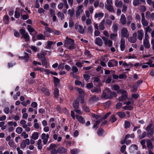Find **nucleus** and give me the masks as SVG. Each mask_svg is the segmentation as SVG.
Here are the masks:
<instances>
[{
    "mask_svg": "<svg viewBox=\"0 0 154 154\" xmlns=\"http://www.w3.org/2000/svg\"><path fill=\"white\" fill-rule=\"evenodd\" d=\"M20 16V13L19 11L16 10L15 12L14 17L16 18H19Z\"/></svg>",
    "mask_w": 154,
    "mask_h": 154,
    "instance_id": "nucleus-55",
    "label": "nucleus"
},
{
    "mask_svg": "<svg viewBox=\"0 0 154 154\" xmlns=\"http://www.w3.org/2000/svg\"><path fill=\"white\" fill-rule=\"evenodd\" d=\"M146 144L147 147L150 150L153 148L152 143L151 140L149 139L147 140L146 141Z\"/></svg>",
    "mask_w": 154,
    "mask_h": 154,
    "instance_id": "nucleus-20",
    "label": "nucleus"
},
{
    "mask_svg": "<svg viewBox=\"0 0 154 154\" xmlns=\"http://www.w3.org/2000/svg\"><path fill=\"white\" fill-rule=\"evenodd\" d=\"M147 4L150 6H152L154 9V1L152 0H148L146 1Z\"/></svg>",
    "mask_w": 154,
    "mask_h": 154,
    "instance_id": "nucleus-41",
    "label": "nucleus"
},
{
    "mask_svg": "<svg viewBox=\"0 0 154 154\" xmlns=\"http://www.w3.org/2000/svg\"><path fill=\"white\" fill-rule=\"evenodd\" d=\"M102 121V119H100L97 121L95 122L94 125L93 126V128H96V129L97 128V126Z\"/></svg>",
    "mask_w": 154,
    "mask_h": 154,
    "instance_id": "nucleus-39",
    "label": "nucleus"
},
{
    "mask_svg": "<svg viewBox=\"0 0 154 154\" xmlns=\"http://www.w3.org/2000/svg\"><path fill=\"white\" fill-rule=\"evenodd\" d=\"M57 16L58 17H60L61 20H63L64 17V15L60 12H58L57 13Z\"/></svg>",
    "mask_w": 154,
    "mask_h": 154,
    "instance_id": "nucleus-49",
    "label": "nucleus"
},
{
    "mask_svg": "<svg viewBox=\"0 0 154 154\" xmlns=\"http://www.w3.org/2000/svg\"><path fill=\"white\" fill-rule=\"evenodd\" d=\"M27 28L29 32L30 33L35 31V30L32 28L30 25H28L27 26Z\"/></svg>",
    "mask_w": 154,
    "mask_h": 154,
    "instance_id": "nucleus-46",
    "label": "nucleus"
},
{
    "mask_svg": "<svg viewBox=\"0 0 154 154\" xmlns=\"http://www.w3.org/2000/svg\"><path fill=\"white\" fill-rule=\"evenodd\" d=\"M143 82V81L142 80H140L137 81L134 85L138 88L139 86Z\"/></svg>",
    "mask_w": 154,
    "mask_h": 154,
    "instance_id": "nucleus-52",
    "label": "nucleus"
},
{
    "mask_svg": "<svg viewBox=\"0 0 154 154\" xmlns=\"http://www.w3.org/2000/svg\"><path fill=\"white\" fill-rule=\"evenodd\" d=\"M143 82V81L142 80H140L137 81L134 85L138 88L139 86Z\"/></svg>",
    "mask_w": 154,
    "mask_h": 154,
    "instance_id": "nucleus-53",
    "label": "nucleus"
},
{
    "mask_svg": "<svg viewBox=\"0 0 154 154\" xmlns=\"http://www.w3.org/2000/svg\"><path fill=\"white\" fill-rule=\"evenodd\" d=\"M99 98L97 97L96 95H94L90 98V100L91 101L93 102L99 100Z\"/></svg>",
    "mask_w": 154,
    "mask_h": 154,
    "instance_id": "nucleus-40",
    "label": "nucleus"
},
{
    "mask_svg": "<svg viewBox=\"0 0 154 154\" xmlns=\"http://www.w3.org/2000/svg\"><path fill=\"white\" fill-rule=\"evenodd\" d=\"M127 98V96L122 95L118 98V100L119 101H123L125 100Z\"/></svg>",
    "mask_w": 154,
    "mask_h": 154,
    "instance_id": "nucleus-37",
    "label": "nucleus"
},
{
    "mask_svg": "<svg viewBox=\"0 0 154 154\" xmlns=\"http://www.w3.org/2000/svg\"><path fill=\"white\" fill-rule=\"evenodd\" d=\"M79 152V150L77 149H74L71 150L72 154H77Z\"/></svg>",
    "mask_w": 154,
    "mask_h": 154,
    "instance_id": "nucleus-48",
    "label": "nucleus"
},
{
    "mask_svg": "<svg viewBox=\"0 0 154 154\" xmlns=\"http://www.w3.org/2000/svg\"><path fill=\"white\" fill-rule=\"evenodd\" d=\"M118 26L119 24L117 23L116 22H114L113 23L112 27L113 31L115 32H116L118 29Z\"/></svg>",
    "mask_w": 154,
    "mask_h": 154,
    "instance_id": "nucleus-19",
    "label": "nucleus"
},
{
    "mask_svg": "<svg viewBox=\"0 0 154 154\" xmlns=\"http://www.w3.org/2000/svg\"><path fill=\"white\" fill-rule=\"evenodd\" d=\"M105 19L103 20L100 23L98 26L99 29L102 30H103L105 29V27L104 25L105 23Z\"/></svg>",
    "mask_w": 154,
    "mask_h": 154,
    "instance_id": "nucleus-22",
    "label": "nucleus"
},
{
    "mask_svg": "<svg viewBox=\"0 0 154 154\" xmlns=\"http://www.w3.org/2000/svg\"><path fill=\"white\" fill-rule=\"evenodd\" d=\"M141 4L140 0H134L133 4L134 6H137Z\"/></svg>",
    "mask_w": 154,
    "mask_h": 154,
    "instance_id": "nucleus-35",
    "label": "nucleus"
},
{
    "mask_svg": "<svg viewBox=\"0 0 154 154\" xmlns=\"http://www.w3.org/2000/svg\"><path fill=\"white\" fill-rule=\"evenodd\" d=\"M112 21L109 19H106L105 23V25L110 26L112 24Z\"/></svg>",
    "mask_w": 154,
    "mask_h": 154,
    "instance_id": "nucleus-43",
    "label": "nucleus"
},
{
    "mask_svg": "<svg viewBox=\"0 0 154 154\" xmlns=\"http://www.w3.org/2000/svg\"><path fill=\"white\" fill-rule=\"evenodd\" d=\"M138 39L140 40H142L143 39V37L144 35V33L143 30L140 29L137 31Z\"/></svg>",
    "mask_w": 154,
    "mask_h": 154,
    "instance_id": "nucleus-15",
    "label": "nucleus"
},
{
    "mask_svg": "<svg viewBox=\"0 0 154 154\" xmlns=\"http://www.w3.org/2000/svg\"><path fill=\"white\" fill-rule=\"evenodd\" d=\"M23 37L25 39L26 42H28L30 40V37L27 33H26L23 35Z\"/></svg>",
    "mask_w": 154,
    "mask_h": 154,
    "instance_id": "nucleus-26",
    "label": "nucleus"
},
{
    "mask_svg": "<svg viewBox=\"0 0 154 154\" xmlns=\"http://www.w3.org/2000/svg\"><path fill=\"white\" fill-rule=\"evenodd\" d=\"M83 7V5H80L77 7L75 13V16L77 18L79 17L80 14L83 12V10L82 9Z\"/></svg>",
    "mask_w": 154,
    "mask_h": 154,
    "instance_id": "nucleus-3",
    "label": "nucleus"
},
{
    "mask_svg": "<svg viewBox=\"0 0 154 154\" xmlns=\"http://www.w3.org/2000/svg\"><path fill=\"white\" fill-rule=\"evenodd\" d=\"M121 34L122 36L126 38H128L129 34L127 29L123 27L121 30Z\"/></svg>",
    "mask_w": 154,
    "mask_h": 154,
    "instance_id": "nucleus-6",
    "label": "nucleus"
},
{
    "mask_svg": "<svg viewBox=\"0 0 154 154\" xmlns=\"http://www.w3.org/2000/svg\"><path fill=\"white\" fill-rule=\"evenodd\" d=\"M123 108L125 110H132L133 107L131 106H125L123 107Z\"/></svg>",
    "mask_w": 154,
    "mask_h": 154,
    "instance_id": "nucleus-62",
    "label": "nucleus"
},
{
    "mask_svg": "<svg viewBox=\"0 0 154 154\" xmlns=\"http://www.w3.org/2000/svg\"><path fill=\"white\" fill-rule=\"evenodd\" d=\"M149 36L148 35H146L145 36V38L143 41V44L145 47L146 48H149L150 47V45L149 41Z\"/></svg>",
    "mask_w": 154,
    "mask_h": 154,
    "instance_id": "nucleus-4",
    "label": "nucleus"
},
{
    "mask_svg": "<svg viewBox=\"0 0 154 154\" xmlns=\"http://www.w3.org/2000/svg\"><path fill=\"white\" fill-rule=\"evenodd\" d=\"M72 105L74 109H78L79 108V101L78 99L75 100L72 104Z\"/></svg>",
    "mask_w": 154,
    "mask_h": 154,
    "instance_id": "nucleus-21",
    "label": "nucleus"
},
{
    "mask_svg": "<svg viewBox=\"0 0 154 154\" xmlns=\"http://www.w3.org/2000/svg\"><path fill=\"white\" fill-rule=\"evenodd\" d=\"M105 7L110 12L114 13L115 11L113 7L112 4H105Z\"/></svg>",
    "mask_w": 154,
    "mask_h": 154,
    "instance_id": "nucleus-7",
    "label": "nucleus"
},
{
    "mask_svg": "<svg viewBox=\"0 0 154 154\" xmlns=\"http://www.w3.org/2000/svg\"><path fill=\"white\" fill-rule=\"evenodd\" d=\"M116 96L117 94L116 92L111 91L109 88H107L103 91L100 97L102 99H111Z\"/></svg>",
    "mask_w": 154,
    "mask_h": 154,
    "instance_id": "nucleus-1",
    "label": "nucleus"
},
{
    "mask_svg": "<svg viewBox=\"0 0 154 154\" xmlns=\"http://www.w3.org/2000/svg\"><path fill=\"white\" fill-rule=\"evenodd\" d=\"M76 119L79 121L80 123L83 124L85 122V120L84 118L82 116L76 115L75 116Z\"/></svg>",
    "mask_w": 154,
    "mask_h": 154,
    "instance_id": "nucleus-14",
    "label": "nucleus"
},
{
    "mask_svg": "<svg viewBox=\"0 0 154 154\" xmlns=\"http://www.w3.org/2000/svg\"><path fill=\"white\" fill-rule=\"evenodd\" d=\"M23 130V129L22 128L18 127L16 129V131L18 134H20L22 133Z\"/></svg>",
    "mask_w": 154,
    "mask_h": 154,
    "instance_id": "nucleus-51",
    "label": "nucleus"
},
{
    "mask_svg": "<svg viewBox=\"0 0 154 154\" xmlns=\"http://www.w3.org/2000/svg\"><path fill=\"white\" fill-rule=\"evenodd\" d=\"M53 79L54 83L55 85L56 86L58 85L60 81L59 79L55 77H54Z\"/></svg>",
    "mask_w": 154,
    "mask_h": 154,
    "instance_id": "nucleus-33",
    "label": "nucleus"
},
{
    "mask_svg": "<svg viewBox=\"0 0 154 154\" xmlns=\"http://www.w3.org/2000/svg\"><path fill=\"white\" fill-rule=\"evenodd\" d=\"M9 17L8 15H5L3 17V22L5 24H8L9 23Z\"/></svg>",
    "mask_w": 154,
    "mask_h": 154,
    "instance_id": "nucleus-23",
    "label": "nucleus"
},
{
    "mask_svg": "<svg viewBox=\"0 0 154 154\" xmlns=\"http://www.w3.org/2000/svg\"><path fill=\"white\" fill-rule=\"evenodd\" d=\"M117 36V34L116 33H112L110 34V38L112 40H115V37Z\"/></svg>",
    "mask_w": 154,
    "mask_h": 154,
    "instance_id": "nucleus-47",
    "label": "nucleus"
},
{
    "mask_svg": "<svg viewBox=\"0 0 154 154\" xmlns=\"http://www.w3.org/2000/svg\"><path fill=\"white\" fill-rule=\"evenodd\" d=\"M54 96L55 97H57L59 95V90L57 88H55L54 89Z\"/></svg>",
    "mask_w": 154,
    "mask_h": 154,
    "instance_id": "nucleus-61",
    "label": "nucleus"
},
{
    "mask_svg": "<svg viewBox=\"0 0 154 154\" xmlns=\"http://www.w3.org/2000/svg\"><path fill=\"white\" fill-rule=\"evenodd\" d=\"M72 72H71L70 73L71 75H73V73H76L78 72V69L77 67L75 66H73L72 68Z\"/></svg>",
    "mask_w": 154,
    "mask_h": 154,
    "instance_id": "nucleus-24",
    "label": "nucleus"
},
{
    "mask_svg": "<svg viewBox=\"0 0 154 154\" xmlns=\"http://www.w3.org/2000/svg\"><path fill=\"white\" fill-rule=\"evenodd\" d=\"M38 137V133L37 132H34L31 136V138L34 140L37 139Z\"/></svg>",
    "mask_w": 154,
    "mask_h": 154,
    "instance_id": "nucleus-25",
    "label": "nucleus"
},
{
    "mask_svg": "<svg viewBox=\"0 0 154 154\" xmlns=\"http://www.w3.org/2000/svg\"><path fill=\"white\" fill-rule=\"evenodd\" d=\"M49 137V135L48 134L46 135L45 133L42 134L41 135V138L43 140V143L44 144H46Z\"/></svg>",
    "mask_w": 154,
    "mask_h": 154,
    "instance_id": "nucleus-9",
    "label": "nucleus"
},
{
    "mask_svg": "<svg viewBox=\"0 0 154 154\" xmlns=\"http://www.w3.org/2000/svg\"><path fill=\"white\" fill-rule=\"evenodd\" d=\"M57 147V145L55 144L52 143L50 144L49 147L48 148V150H50L52 149L55 148Z\"/></svg>",
    "mask_w": 154,
    "mask_h": 154,
    "instance_id": "nucleus-42",
    "label": "nucleus"
},
{
    "mask_svg": "<svg viewBox=\"0 0 154 154\" xmlns=\"http://www.w3.org/2000/svg\"><path fill=\"white\" fill-rule=\"evenodd\" d=\"M145 29L146 32H145V36H146V34H147V35H148L147 32H150L152 30L150 28L149 26H147V27L145 28Z\"/></svg>",
    "mask_w": 154,
    "mask_h": 154,
    "instance_id": "nucleus-63",
    "label": "nucleus"
},
{
    "mask_svg": "<svg viewBox=\"0 0 154 154\" xmlns=\"http://www.w3.org/2000/svg\"><path fill=\"white\" fill-rule=\"evenodd\" d=\"M102 38L104 41V42L105 45H108L109 47H112V41L109 40L106 37L103 36Z\"/></svg>",
    "mask_w": 154,
    "mask_h": 154,
    "instance_id": "nucleus-5",
    "label": "nucleus"
},
{
    "mask_svg": "<svg viewBox=\"0 0 154 154\" xmlns=\"http://www.w3.org/2000/svg\"><path fill=\"white\" fill-rule=\"evenodd\" d=\"M103 131H104L103 129L101 128H100L97 132V134L99 136H101Z\"/></svg>",
    "mask_w": 154,
    "mask_h": 154,
    "instance_id": "nucleus-57",
    "label": "nucleus"
},
{
    "mask_svg": "<svg viewBox=\"0 0 154 154\" xmlns=\"http://www.w3.org/2000/svg\"><path fill=\"white\" fill-rule=\"evenodd\" d=\"M111 112H109L106 113L103 116V118H101V119H102V120L103 121V120L105 119H106L111 114Z\"/></svg>",
    "mask_w": 154,
    "mask_h": 154,
    "instance_id": "nucleus-59",
    "label": "nucleus"
},
{
    "mask_svg": "<svg viewBox=\"0 0 154 154\" xmlns=\"http://www.w3.org/2000/svg\"><path fill=\"white\" fill-rule=\"evenodd\" d=\"M8 144L10 146L14 149L16 148V146L15 145L14 141L12 140H11L9 141L8 142Z\"/></svg>",
    "mask_w": 154,
    "mask_h": 154,
    "instance_id": "nucleus-28",
    "label": "nucleus"
},
{
    "mask_svg": "<svg viewBox=\"0 0 154 154\" xmlns=\"http://www.w3.org/2000/svg\"><path fill=\"white\" fill-rule=\"evenodd\" d=\"M146 17L147 19L150 18L152 20H154V13L150 14L149 11H147L146 14Z\"/></svg>",
    "mask_w": 154,
    "mask_h": 154,
    "instance_id": "nucleus-10",
    "label": "nucleus"
},
{
    "mask_svg": "<svg viewBox=\"0 0 154 154\" xmlns=\"http://www.w3.org/2000/svg\"><path fill=\"white\" fill-rule=\"evenodd\" d=\"M125 41L124 38H122L120 41V49L121 51H123L125 48Z\"/></svg>",
    "mask_w": 154,
    "mask_h": 154,
    "instance_id": "nucleus-12",
    "label": "nucleus"
},
{
    "mask_svg": "<svg viewBox=\"0 0 154 154\" xmlns=\"http://www.w3.org/2000/svg\"><path fill=\"white\" fill-rule=\"evenodd\" d=\"M146 8L145 6L144 5L141 6L139 7V10L141 12H144L146 10Z\"/></svg>",
    "mask_w": 154,
    "mask_h": 154,
    "instance_id": "nucleus-56",
    "label": "nucleus"
},
{
    "mask_svg": "<svg viewBox=\"0 0 154 154\" xmlns=\"http://www.w3.org/2000/svg\"><path fill=\"white\" fill-rule=\"evenodd\" d=\"M104 16V14L102 12H100L99 13H96L94 15V17L95 18L102 17Z\"/></svg>",
    "mask_w": 154,
    "mask_h": 154,
    "instance_id": "nucleus-32",
    "label": "nucleus"
},
{
    "mask_svg": "<svg viewBox=\"0 0 154 154\" xmlns=\"http://www.w3.org/2000/svg\"><path fill=\"white\" fill-rule=\"evenodd\" d=\"M142 23L143 25L144 26H147L148 24V22L145 19H142Z\"/></svg>",
    "mask_w": 154,
    "mask_h": 154,
    "instance_id": "nucleus-44",
    "label": "nucleus"
},
{
    "mask_svg": "<svg viewBox=\"0 0 154 154\" xmlns=\"http://www.w3.org/2000/svg\"><path fill=\"white\" fill-rule=\"evenodd\" d=\"M116 118L115 117V116L114 115H112L111 116V118L109 120L112 122H114L116 120Z\"/></svg>",
    "mask_w": 154,
    "mask_h": 154,
    "instance_id": "nucleus-58",
    "label": "nucleus"
},
{
    "mask_svg": "<svg viewBox=\"0 0 154 154\" xmlns=\"http://www.w3.org/2000/svg\"><path fill=\"white\" fill-rule=\"evenodd\" d=\"M68 14H69L70 16L72 17L74 14V9L72 8L71 9H69L68 11Z\"/></svg>",
    "mask_w": 154,
    "mask_h": 154,
    "instance_id": "nucleus-34",
    "label": "nucleus"
},
{
    "mask_svg": "<svg viewBox=\"0 0 154 154\" xmlns=\"http://www.w3.org/2000/svg\"><path fill=\"white\" fill-rule=\"evenodd\" d=\"M147 131V137H149L152 136L154 133V132L152 129L148 130L146 131Z\"/></svg>",
    "mask_w": 154,
    "mask_h": 154,
    "instance_id": "nucleus-36",
    "label": "nucleus"
},
{
    "mask_svg": "<svg viewBox=\"0 0 154 154\" xmlns=\"http://www.w3.org/2000/svg\"><path fill=\"white\" fill-rule=\"evenodd\" d=\"M91 91L92 93H99L101 91V89L100 88H98L94 87L91 90Z\"/></svg>",
    "mask_w": 154,
    "mask_h": 154,
    "instance_id": "nucleus-29",
    "label": "nucleus"
},
{
    "mask_svg": "<svg viewBox=\"0 0 154 154\" xmlns=\"http://www.w3.org/2000/svg\"><path fill=\"white\" fill-rule=\"evenodd\" d=\"M143 82V81L142 80H140L137 81L134 85L138 88L139 86Z\"/></svg>",
    "mask_w": 154,
    "mask_h": 154,
    "instance_id": "nucleus-54",
    "label": "nucleus"
},
{
    "mask_svg": "<svg viewBox=\"0 0 154 154\" xmlns=\"http://www.w3.org/2000/svg\"><path fill=\"white\" fill-rule=\"evenodd\" d=\"M128 40L131 43H134L136 42L137 39L134 37H131L128 38Z\"/></svg>",
    "mask_w": 154,
    "mask_h": 154,
    "instance_id": "nucleus-38",
    "label": "nucleus"
},
{
    "mask_svg": "<svg viewBox=\"0 0 154 154\" xmlns=\"http://www.w3.org/2000/svg\"><path fill=\"white\" fill-rule=\"evenodd\" d=\"M42 91L46 95H49L50 94L49 91L45 88H42Z\"/></svg>",
    "mask_w": 154,
    "mask_h": 154,
    "instance_id": "nucleus-45",
    "label": "nucleus"
},
{
    "mask_svg": "<svg viewBox=\"0 0 154 154\" xmlns=\"http://www.w3.org/2000/svg\"><path fill=\"white\" fill-rule=\"evenodd\" d=\"M116 114L118 115L121 118H123L125 116V113L121 111L118 112L116 113Z\"/></svg>",
    "mask_w": 154,
    "mask_h": 154,
    "instance_id": "nucleus-27",
    "label": "nucleus"
},
{
    "mask_svg": "<svg viewBox=\"0 0 154 154\" xmlns=\"http://www.w3.org/2000/svg\"><path fill=\"white\" fill-rule=\"evenodd\" d=\"M120 21L121 23L123 25H125L126 24V17L124 14H122L121 15Z\"/></svg>",
    "mask_w": 154,
    "mask_h": 154,
    "instance_id": "nucleus-18",
    "label": "nucleus"
},
{
    "mask_svg": "<svg viewBox=\"0 0 154 154\" xmlns=\"http://www.w3.org/2000/svg\"><path fill=\"white\" fill-rule=\"evenodd\" d=\"M75 29H78V31L79 33L81 34L84 33V30L83 27L81 25H79L78 23H76L75 24Z\"/></svg>",
    "mask_w": 154,
    "mask_h": 154,
    "instance_id": "nucleus-8",
    "label": "nucleus"
},
{
    "mask_svg": "<svg viewBox=\"0 0 154 154\" xmlns=\"http://www.w3.org/2000/svg\"><path fill=\"white\" fill-rule=\"evenodd\" d=\"M37 38L38 40H45V36L42 34H40L37 35Z\"/></svg>",
    "mask_w": 154,
    "mask_h": 154,
    "instance_id": "nucleus-31",
    "label": "nucleus"
},
{
    "mask_svg": "<svg viewBox=\"0 0 154 154\" xmlns=\"http://www.w3.org/2000/svg\"><path fill=\"white\" fill-rule=\"evenodd\" d=\"M138 147L136 145H131L129 148L130 152L131 153H133L135 151L137 150Z\"/></svg>",
    "mask_w": 154,
    "mask_h": 154,
    "instance_id": "nucleus-13",
    "label": "nucleus"
},
{
    "mask_svg": "<svg viewBox=\"0 0 154 154\" xmlns=\"http://www.w3.org/2000/svg\"><path fill=\"white\" fill-rule=\"evenodd\" d=\"M64 46L68 48L70 50L75 49V44L74 43V41L68 37H66L64 41Z\"/></svg>",
    "mask_w": 154,
    "mask_h": 154,
    "instance_id": "nucleus-2",
    "label": "nucleus"
},
{
    "mask_svg": "<svg viewBox=\"0 0 154 154\" xmlns=\"http://www.w3.org/2000/svg\"><path fill=\"white\" fill-rule=\"evenodd\" d=\"M58 153H63L67 152V149L63 147H60L57 149Z\"/></svg>",
    "mask_w": 154,
    "mask_h": 154,
    "instance_id": "nucleus-11",
    "label": "nucleus"
},
{
    "mask_svg": "<svg viewBox=\"0 0 154 154\" xmlns=\"http://www.w3.org/2000/svg\"><path fill=\"white\" fill-rule=\"evenodd\" d=\"M95 43L99 46H102L103 42L101 39L100 37L97 38L95 41Z\"/></svg>",
    "mask_w": 154,
    "mask_h": 154,
    "instance_id": "nucleus-16",
    "label": "nucleus"
},
{
    "mask_svg": "<svg viewBox=\"0 0 154 154\" xmlns=\"http://www.w3.org/2000/svg\"><path fill=\"white\" fill-rule=\"evenodd\" d=\"M75 89L79 94H84V92L82 89L78 88H76Z\"/></svg>",
    "mask_w": 154,
    "mask_h": 154,
    "instance_id": "nucleus-64",
    "label": "nucleus"
},
{
    "mask_svg": "<svg viewBox=\"0 0 154 154\" xmlns=\"http://www.w3.org/2000/svg\"><path fill=\"white\" fill-rule=\"evenodd\" d=\"M38 58L41 60L45 59V55L43 54H38L37 55Z\"/></svg>",
    "mask_w": 154,
    "mask_h": 154,
    "instance_id": "nucleus-30",
    "label": "nucleus"
},
{
    "mask_svg": "<svg viewBox=\"0 0 154 154\" xmlns=\"http://www.w3.org/2000/svg\"><path fill=\"white\" fill-rule=\"evenodd\" d=\"M114 4L116 7L120 8L123 5V2L122 1L120 0H115Z\"/></svg>",
    "mask_w": 154,
    "mask_h": 154,
    "instance_id": "nucleus-17",
    "label": "nucleus"
},
{
    "mask_svg": "<svg viewBox=\"0 0 154 154\" xmlns=\"http://www.w3.org/2000/svg\"><path fill=\"white\" fill-rule=\"evenodd\" d=\"M127 9V5L125 4H124L122 6V11L125 13Z\"/></svg>",
    "mask_w": 154,
    "mask_h": 154,
    "instance_id": "nucleus-60",
    "label": "nucleus"
},
{
    "mask_svg": "<svg viewBox=\"0 0 154 154\" xmlns=\"http://www.w3.org/2000/svg\"><path fill=\"white\" fill-rule=\"evenodd\" d=\"M125 128H129L130 126V124L128 121H125Z\"/></svg>",
    "mask_w": 154,
    "mask_h": 154,
    "instance_id": "nucleus-50",
    "label": "nucleus"
}]
</instances>
